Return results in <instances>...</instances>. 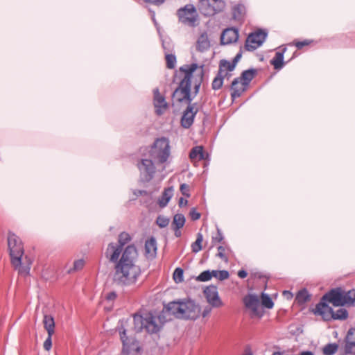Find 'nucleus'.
<instances>
[{
	"mask_svg": "<svg viewBox=\"0 0 355 355\" xmlns=\"http://www.w3.org/2000/svg\"><path fill=\"white\" fill-rule=\"evenodd\" d=\"M211 278V274L209 270H205L201 272L196 278L199 282H207Z\"/></svg>",
	"mask_w": 355,
	"mask_h": 355,
	"instance_id": "nucleus-45",
	"label": "nucleus"
},
{
	"mask_svg": "<svg viewBox=\"0 0 355 355\" xmlns=\"http://www.w3.org/2000/svg\"><path fill=\"white\" fill-rule=\"evenodd\" d=\"M145 256L148 259H153L157 254V242L154 237H150L145 243Z\"/></svg>",
	"mask_w": 355,
	"mask_h": 355,
	"instance_id": "nucleus-24",
	"label": "nucleus"
},
{
	"mask_svg": "<svg viewBox=\"0 0 355 355\" xmlns=\"http://www.w3.org/2000/svg\"><path fill=\"white\" fill-rule=\"evenodd\" d=\"M236 12L241 13V12H240V6L239 5H237V6L234 7L233 15H234V17H236Z\"/></svg>",
	"mask_w": 355,
	"mask_h": 355,
	"instance_id": "nucleus-57",
	"label": "nucleus"
},
{
	"mask_svg": "<svg viewBox=\"0 0 355 355\" xmlns=\"http://www.w3.org/2000/svg\"><path fill=\"white\" fill-rule=\"evenodd\" d=\"M44 327L48 334H53L55 332L54 318L51 315H44L43 319Z\"/></svg>",
	"mask_w": 355,
	"mask_h": 355,
	"instance_id": "nucleus-29",
	"label": "nucleus"
},
{
	"mask_svg": "<svg viewBox=\"0 0 355 355\" xmlns=\"http://www.w3.org/2000/svg\"><path fill=\"white\" fill-rule=\"evenodd\" d=\"M53 334H48V337L44 343V348L46 351H49L52 347V336Z\"/></svg>",
	"mask_w": 355,
	"mask_h": 355,
	"instance_id": "nucleus-49",
	"label": "nucleus"
},
{
	"mask_svg": "<svg viewBox=\"0 0 355 355\" xmlns=\"http://www.w3.org/2000/svg\"><path fill=\"white\" fill-rule=\"evenodd\" d=\"M211 47V41L209 40L207 31H201L198 36L196 42V49L198 52L204 53L207 51Z\"/></svg>",
	"mask_w": 355,
	"mask_h": 355,
	"instance_id": "nucleus-20",
	"label": "nucleus"
},
{
	"mask_svg": "<svg viewBox=\"0 0 355 355\" xmlns=\"http://www.w3.org/2000/svg\"><path fill=\"white\" fill-rule=\"evenodd\" d=\"M302 355H313V354L311 352H303L302 354Z\"/></svg>",
	"mask_w": 355,
	"mask_h": 355,
	"instance_id": "nucleus-62",
	"label": "nucleus"
},
{
	"mask_svg": "<svg viewBox=\"0 0 355 355\" xmlns=\"http://www.w3.org/2000/svg\"><path fill=\"white\" fill-rule=\"evenodd\" d=\"M211 311V307L206 306L204 309L203 311L202 312V316L203 318L207 317V315H209L210 314Z\"/></svg>",
	"mask_w": 355,
	"mask_h": 355,
	"instance_id": "nucleus-54",
	"label": "nucleus"
},
{
	"mask_svg": "<svg viewBox=\"0 0 355 355\" xmlns=\"http://www.w3.org/2000/svg\"><path fill=\"white\" fill-rule=\"evenodd\" d=\"M225 7L223 0H200L198 9L202 15L211 17L222 12Z\"/></svg>",
	"mask_w": 355,
	"mask_h": 355,
	"instance_id": "nucleus-7",
	"label": "nucleus"
},
{
	"mask_svg": "<svg viewBox=\"0 0 355 355\" xmlns=\"http://www.w3.org/2000/svg\"><path fill=\"white\" fill-rule=\"evenodd\" d=\"M238 39V31L234 28H227L223 31L220 35V44L223 45L230 44L236 42Z\"/></svg>",
	"mask_w": 355,
	"mask_h": 355,
	"instance_id": "nucleus-23",
	"label": "nucleus"
},
{
	"mask_svg": "<svg viewBox=\"0 0 355 355\" xmlns=\"http://www.w3.org/2000/svg\"><path fill=\"white\" fill-rule=\"evenodd\" d=\"M187 202H188V201H187V199H184L183 198H180V200H179L178 204H179L180 207H182V206L187 205Z\"/></svg>",
	"mask_w": 355,
	"mask_h": 355,
	"instance_id": "nucleus-56",
	"label": "nucleus"
},
{
	"mask_svg": "<svg viewBox=\"0 0 355 355\" xmlns=\"http://www.w3.org/2000/svg\"><path fill=\"white\" fill-rule=\"evenodd\" d=\"M169 223V219L162 216H159L156 220V224L161 228L166 227Z\"/></svg>",
	"mask_w": 355,
	"mask_h": 355,
	"instance_id": "nucleus-44",
	"label": "nucleus"
},
{
	"mask_svg": "<svg viewBox=\"0 0 355 355\" xmlns=\"http://www.w3.org/2000/svg\"><path fill=\"white\" fill-rule=\"evenodd\" d=\"M146 3H149L155 6H160L164 3L166 0H144Z\"/></svg>",
	"mask_w": 355,
	"mask_h": 355,
	"instance_id": "nucleus-53",
	"label": "nucleus"
},
{
	"mask_svg": "<svg viewBox=\"0 0 355 355\" xmlns=\"http://www.w3.org/2000/svg\"><path fill=\"white\" fill-rule=\"evenodd\" d=\"M223 240V234L219 229H217V232L214 236L211 237V245L210 248L214 247L217 243H221Z\"/></svg>",
	"mask_w": 355,
	"mask_h": 355,
	"instance_id": "nucleus-40",
	"label": "nucleus"
},
{
	"mask_svg": "<svg viewBox=\"0 0 355 355\" xmlns=\"http://www.w3.org/2000/svg\"><path fill=\"white\" fill-rule=\"evenodd\" d=\"M256 74V69L245 70V86L253 79Z\"/></svg>",
	"mask_w": 355,
	"mask_h": 355,
	"instance_id": "nucleus-47",
	"label": "nucleus"
},
{
	"mask_svg": "<svg viewBox=\"0 0 355 355\" xmlns=\"http://www.w3.org/2000/svg\"><path fill=\"white\" fill-rule=\"evenodd\" d=\"M263 306L267 309H272L274 303L268 295L261 294V304L257 297L249 295L245 297V308L250 310V315L252 318L260 319L264 314Z\"/></svg>",
	"mask_w": 355,
	"mask_h": 355,
	"instance_id": "nucleus-5",
	"label": "nucleus"
},
{
	"mask_svg": "<svg viewBox=\"0 0 355 355\" xmlns=\"http://www.w3.org/2000/svg\"><path fill=\"white\" fill-rule=\"evenodd\" d=\"M344 305H354L355 304V290L347 292L343 291Z\"/></svg>",
	"mask_w": 355,
	"mask_h": 355,
	"instance_id": "nucleus-32",
	"label": "nucleus"
},
{
	"mask_svg": "<svg viewBox=\"0 0 355 355\" xmlns=\"http://www.w3.org/2000/svg\"><path fill=\"white\" fill-rule=\"evenodd\" d=\"M137 167L146 182L153 180L156 173V168L152 159H141L138 162Z\"/></svg>",
	"mask_w": 355,
	"mask_h": 355,
	"instance_id": "nucleus-11",
	"label": "nucleus"
},
{
	"mask_svg": "<svg viewBox=\"0 0 355 355\" xmlns=\"http://www.w3.org/2000/svg\"><path fill=\"white\" fill-rule=\"evenodd\" d=\"M267 35V32L261 29L249 34L245 39V50L253 51L261 46L265 41Z\"/></svg>",
	"mask_w": 355,
	"mask_h": 355,
	"instance_id": "nucleus-10",
	"label": "nucleus"
},
{
	"mask_svg": "<svg viewBox=\"0 0 355 355\" xmlns=\"http://www.w3.org/2000/svg\"><path fill=\"white\" fill-rule=\"evenodd\" d=\"M180 190L183 196L187 198L190 197V187L188 184L185 183L182 184L180 185Z\"/></svg>",
	"mask_w": 355,
	"mask_h": 355,
	"instance_id": "nucleus-48",
	"label": "nucleus"
},
{
	"mask_svg": "<svg viewBox=\"0 0 355 355\" xmlns=\"http://www.w3.org/2000/svg\"><path fill=\"white\" fill-rule=\"evenodd\" d=\"M153 105L155 113L158 116L163 114L168 108V105L166 101L164 96L160 94L158 88L153 90Z\"/></svg>",
	"mask_w": 355,
	"mask_h": 355,
	"instance_id": "nucleus-15",
	"label": "nucleus"
},
{
	"mask_svg": "<svg viewBox=\"0 0 355 355\" xmlns=\"http://www.w3.org/2000/svg\"><path fill=\"white\" fill-rule=\"evenodd\" d=\"M128 331V329L125 328V326L123 324L119 327L120 338L123 344L122 352L126 355H128L132 352H139L140 351L138 340L131 336H128L126 335Z\"/></svg>",
	"mask_w": 355,
	"mask_h": 355,
	"instance_id": "nucleus-9",
	"label": "nucleus"
},
{
	"mask_svg": "<svg viewBox=\"0 0 355 355\" xmlns=\"http://www.w3.org/2000/svg\"><path fill=\"white\" fill-rule=\"evenodd\" d=\"M166 67L168 69H173L176 63V58L173 54H167L165 57Z\"/></svg>",
	"mask_w": 355,
	"mask_h": 355,
	"instance_id": "nucleus-43",
	"label": "nucleus"
},
{
	"mask_svg": "<svg viewBox=\"0 0 355 355\" xmlns=\"http://www.w3.org/2000/svg\"><path fill=\"white\" fill-rule=\"evenodd\" d=\"M134 331L137 333L145 329L148 334H157L161 329L163 323L161 322V316H155L151 313H147L145 316L140 314L133 315Z\"/></svg>",
	"mask_w": 355,
	"mask_h": 355,
	"instance_id": "nucleus-4",
	"label": "nucleus"
},
{
	"mask_svg": "<svg viewBox=\"0 0 355 355\" xmlns=\"http://www.w3.org/2000/svg\"><path fill=\"white\" fill-rule=\"evenodd\" d=\"M332 320H344L348 318V312L344 308H340L336 311H333Z\"/></svg>",
	"mask_w": 355,
	"mask_h": 355,
	"instance_id": "nucleus-33",
	"label": "nucleus"
},
{
	"mask_svg": "<svg viewBox=\"0 0 355 355\" xmlns=\"http://www.w3.org/2000/svg\"><path fill=\"white\" fill-rule=\"evenodd\" d=\"M338 346L336 343H329L323 348V353L325 355H333L338 350Z\"/></svg>",
	"mask_w": 355,
	"mask_h": 355,
	"instance_id": "nucleus-37",
	"label": "nucleus"
},
{
	"mask_svg": "<svg viewBox=\"0 0 355 355\" xmlns=\"http://www.w3.org/2000/svg\"><path fill=\"white\" fill-rule=\"evenodd\" d=\"M201 309L193 301L184 302V313L182 319L196 320L200 317Z\"/></svg>",
	"mask_w": 355,
	"mask_h": 355,
	"instance_id": "nucleus-16",
	"label": "nucleus"
},
{
	"mask_svg": "<svg viewBox=\"0 0 355 355\" xmlns=\"http://www.w3.org/2000/svg\"><path fill=\"white\" fill-rule=\"evenodd\" d=\"M184 302L173 301L164 306V311L168 315L182 319L184 313Z\"/></svg>",
	"mask_w": 355,
	"mask_h": 355,
	"instance_id": "nucleus-19",
	"label": "nucleus"
},
{
	"mask_svg": "<svg viewBox=\"0 0 355 355\" xmlns=\"http://www.w3.org/2000/svg\"><path fill=\"white\" fill-rule=\"evenodd\" d=\"M204 294L207 302L212 307L219 308L223 306V302L218 296V293L216 286H207L204 291Z\"/></svg>",
	"mask_w": 355,
	"mask_h": 355,
	"instance_id": "nucleus-17",
	"label": "nucleus"
},
{
	"mask_svg": "<svg viewBox=\"0 0 355 355\" xmlns=\"http://www.w3.org/2000/svg\"><path fill=\"white\" fill-rule=\"evenodd\" d=\"M185 224V218L183 214H177L173 216L172 228L181 229Z\"/></svg>",
	"mask_w": 355,
	"mask_h": 355,
	"instance_id": "nucleus-31",
	"label": "nucleus"
},
{
	"mask_svg": "<svg viewBox=\"0 0 355 355\" xmlns=\"http://www.w3.org/2000/svg\"><path fill=\"white\" fill-rule=\"evenodd\" d=\"M284 295H287V296H290V295H291V293L290 292H288V291H284Z\"/></svg>",
	"mask_w": 355,
	"mask_h": 355,
	"instance_id": "nucleus-63",
	"label": "nucleus"
},
{
	"mask_svg": "<svg viewBox=\"0 0 355 355\" xmlns=\"http://www.w3.org/2000/svg\"><path fill=\"white\" fill-rule=\"evenodd\" d=\"M313 43L312 40L306 39L303 41L294 40L291 44L296 46L298 49H302L303 47L309 46Z\"/></svg>",
	"mask_w": 355,
	"mask_h": 355,
	"instance_id": "nucleus-42",
	"label": "nucleus"
},
{
	"mask_svg": "<svg viewBox=\"0 0 355 355\" xmlns=\"http://www.w3.org/2000/svg\"><path fill=\"white\" fill-rule=\"evenodd\" d=\"M327 301H322L318 303L314 310L315 315H320L322 319L325 321H329L332 320L333 309L326 303Z\"/></svg>",
	"mask_w": 355,
	"mask_h": 355,
	"instance_id": "nucleus-21",
	"label": "nucleus"
},
{
	"mask_svg": "<svg viewBox=\"0 0 355 355\" xmlns=\"http://www.w3.org/2000/svg\"><path fill=\"white\" fill-rule=\"evenodd\" d=\"M345 342L346 353L355 355V328L349 330Z\"/></svg>",
	"mask_w": 355,
	"mask_h": 355,
	"instance_id": "nucleus-25",
	"label": "nucleus"
},
{
	"mask_svg": "<svg viewBox=\"0 0 355 355\" xmlns=\"http://www.w3.org/2000/svg\"><path fill=\"white\" fill-rule=\"evenodd\" d=\"M242 57V51L236 54L232 62H229L226 60H220L219 62V69L218 73L220 76L226 77L228 74V71H232L234 69L237 62L240 60Z\"/></svg>",
	"mask_w": 355,
	"mask_h": 355,
	"instance_id": "nucleus-13",
	"label": "nucleus"
},
{
	"mask_svg": "<svg viewBox=\"0 0 355 355\" xmlns=\"http://www.w3.org/2000/svg\"><path fill=\"white\" fill-rule=\"evenodd\" d=\"M135 194L136 196H147L148 192L145 190H137V191L135 192Z\"/></svg>",
	"mask_w": 355,
	"mask_h": 355,
	"instance_id": "nucleus-55",
	"label": "nucleus"
},
{
	"mask_svg": "<svg viewBox=\"0 0 355 355\" xmlns=\"http://www.w3.org/2000/svg\"><path fill=\"white\" fill-rule=\"evenodd\" d=\"M7 240L12 267L18 271L20 275H28L33 261L28 256L24 257V248L21 239L15 233L9 231Z\"/></svg>",
	"mask_w": 355,
	"mask_h": 355,
	"instance_id": "nucleus-2",
	"label": "nucleus"
},
{
	"mask_svg": "<svg viewBox=\"0 0 355 355\" xmlns=\"http://www.w3.org/2000/svg\"><path fill=\"white\" fill-rule=\"evenodd\" d=\"M116 293L115 291H111L106 295L105 299L107 301H113L116 298Z\"/></svg>",
	"mask_w": 355,
	"mask_h": 355,
	"instance_id": "nucleus-52",
	"label": "nucleus"
},
{
	"mask_svg": "<svg viewBox=\"0 0 355 355\" xmlns=\"http://www.w3.org/2000/svg\"><path fill=\"white\" fill-rule=\"evenodd\" d=\"M85 262L83 259L74 261L73 268L69 269L68 272L71 273L72 272L82 270L85 266Z\"/></svg>",
	"mask_w": 355,
	"mask_h": 355,
	"instance_id": "nucleus-41",
	"label": "nucleus"
},
{
	"mask_svg": "<svg viewBox=\"0 0 355 355\" xmlns=\"http://www.w3.org/2000/svg\"><path fill=\"white\" fill-rule=\"evenodd\" d=\"M173 230H174L175 236L176 237H180V236H181V231H180V229H175V228H173Z\"/></svg>",
	"mask_w": 355,
	"mask_h": 355,
	"instance_id": "nucleus-58",
	"label": "nucleus"
},
{
	"mask_svg": "<svg viewBox=\"0 0 355 355\" xmlns=\"http://www.w3.org/2000/svg\"><path fill=\"white\" fill-rule=\"evenodd\" d=\"M286 51V48H284L282 51H277L274 58L271 60L270 63L275 69H279L284 66V53Z\"/></svg>",
	"mask_w": 355,
	"mask_h": 355,
	"instance_id": "nucleus-28",
	"label": "nucleus"
},
{
	"mask_svg": "<svg viewBox=\"0 0 355 355\" xmlns=\"http://www.w3.org/2000/svg\"><path fill=\"white\" fill-rule=\"evenodd\" d=\"M229 272L227 270H219L217 279L223 281L229 278Z\"/></svg>",
	"mask_w": 355,
	"mask_h": 355,
	"instance_id": "nucleus-51",
	"label": "nucleus"
},
{
	"mask_svg": "<svg viewBox=\"0 0 355 355\" xmlns=\"http://www.w3.org/2000/svg\"><path fill=\"white\" fill-rule=\"evenodd\" d=\"M224 78H225V76H220L219 73H218L217 76L215 77V78L214 79V80L212 82V84H211L212 89L214 90H217V89H219L220 88H221V87L223 86Z\"/></svg>",
	"mask_w": 355,
	"mask_h": 355,
	"instance_id": "nucleus-39",
	"label": "nucleus"
},
{
	"mask_svg": "<svg viewBox=\"0 0 355 355\" xmlns=\"http://www.w3.org/2000/svg\"><path fill=\"white\" fill-rule=\"evenodd\" d=\"M311 300V295L306 289L300 291L295 297V301L299 304H304Z\"/></svg>",
	"mask_w": 355,
	"mask_h": 355,
	"instance_id": "nucleus-30",
	"label": "nucleus"
},
{
	"mask_svg": "<svg viewBox=\"0 0 355 355\" xmlns=\"http://www.w3.org/2000/svg\"><path fill=\"white\" fill-rule=\"evenodd\" d=\"M322 301H327L331 303L334 306H343L344 305V295L343 290L340 288H337L331 290L322 297Z\"/></svg>",
	"mask_w": 355,
	"mask_h": 355,
	"instance_id": "nucleus-12",
	"label": "nucleus"
},
{
	"mask_svg": "<svg viewBox=\"0 0 355 355\" xmlns=\"http://www.w3.org/2000/svg\"><path fill=\"white\" fill-rule=\"evenodd\" d=\"M244 275H245V273H244V268H241L240 270H239L238 272V276L240 277V278H244Z\"/></svg>",
	"mask_w": 355,
	"mask_h": 355,
	"instance_id": "nucleus-59",
	"label": "nucleus"
},
{
	"mask_svg": "<svg viewBox=\"0 0 355 355\" xmlns=\"http://www.w3.org/2000/svg\"><path fill=\"white\" fill-rule=\"evenodd\" d=\"M200 71L199 73V77L198 79L196 80V81L194 83V94L195 95H196L198 93L200 87L202 84V82L203 80V77H204L203 66L202 65L200 66Z\"/></svg>",
	"mask_w": 355,
	"mask_h": 355,
	"instance_id": "nucleus-38",
	"label": "nucleus"
},
{
	"mask_svg": "<svg viewBox=\"0 0 355 355\" xmlns=\"http://www.w3.org/2000/svg\"><path fill=\"white\" fill-rule=\"evenodd\" d=\"M131 240L130 235L125 232H121L119 236L118 243L117 245L121 246V248H123V246L128 243Z\"/></svg>",
	"mask_w": 355,
	"mask_h": 355,
	"instance_id": "nucleus-36",
	"label": "nucleus"
},
{
	"mask_svg": "<svg viewBox=\"0 0 355 355\" xmlns=\"http://www.w3.org/2000/svg\"><path fill=\"white\" fill-rule=\"evenodd\" d=\"M173 279L175 282H182L183 281V270L177 268L173 272Z\"/></svg>",
	"mask_w": 355,
	"mask_h": 355,
	"instance_id": "nucleus-46",
	"label": "nucleus"
},
{
	"mask_svg": "<svg viewBox=\"0 0 355 355\" xmlns=\"http://www.w3.org/2000/svg\"><path fill=\"white\" fill-rule=\"evenodd\" d=\"M171 148L168 138L162 137L155 140L150 147L149 155L157 163L166 162L171 154Z\"/></svg>",
	"mask_w": 355,
	"mask_h": 355,
	"instance_id": "nucleus-6",
	"label": "nucleus"
},
{
	"mask_svg": "<svg viewBox=\"0 0 355 355\" xmlns=\"http://www.w3.org/2000/svg\"><path fill=\"white\" fill-rule=\"evenodd\" d=\"M202 241H203L202 234L201 233H198L196 241L191 244V250L193 252L197 253L202 250Z\"/></svg>",
	"mask_w": 355,
	"mask_h": 355,
	"instance_id": "nucleus-34",
	"label": "nucleus"
},
{
	"mask_svg": "<svg viewBox=\"0 0 355 355\" xmlns=\"http://www.w3.org/2000/svg\"><path fill=\"white\" fill-rule=\"evenodd\" d=\"M123 248L114 243H110L106 249L105 257L112 263L116 264L119 261V258L122 253Z\"/></svg>",
	"mask_w": 355,
	"mask_h": 355,
	"instance_id": "nucleus-22",
	"label": "nucleus"
},
{
	"mask_svg": "<svg viewBox=\"0 0 355 355\" xmlns=\"http://www.w3.org/2000/svg\"><path fill=\"white\" fill-rule=\"evenodd\" d=\"M173 195V187H169L164 189L162 193L161 197L159 199V205L161 207H164L167 205L168 202L171 200Z\"/></svg>",
	"mask_w": 355,
	"mask_h": 355,
	"instance_id": "nucleus-27",
	"label": "nucleus"
},
{
	"mask_svg": "<svg viewBox=\"0 0 355 355\" xmlns=\"http://www.w3.org/2000/svg\"><path fill=\"white\" fill-rule=\"evenodd\" d=\"M272 355H282V354L279 352H275Z\"/></svg>",
	"mask_w": 355,
	"mask_h": 355,
	"instance_id": "nucleus-64",
	"label": "nucleus"
},
{
	"mask_svg": "<svg viewBox=\"0 0 355 355\" xmlns=\"http://www.w3.org/2000/svg\"><path fill=\"white\" fill-rule=\"evenodd\" d=\"M198 68L196 63L185 64L180 67L175 72V78H181L178 87L172 94L173 103H186L191 105V79L193 72Z\"/></svg>",
	"mask_w": 355,
	"mask_h": 355,
	"instance_id": "nucleus-3",
	"label": "nucleus"
},
{
	"mask_svg": "<svg viewBox=\"0 0 355 355\" xmlns=\"http://www.w3.org/2000/svg\"><path fill=\"white\" fill-rule=\"evenodd\" d=\"M245 355H253L250 349L245 347Z\"/></svg>",
	"mask_w": 355,
	"mask_h": 355,
	"instance_id": "nucleus-61",
	"label": "nucleus"
},
{
	"mask_svg": "<svg viewBox=\"0 0 355 355\" xmlns=\"http://www.w3.org/2000/svg\"><path fill=\"white\" fill-rule=\"evenodd\" d=\"M179 21L184 25L193 27L198 20L197 10L193 4H187L177 11Z\"/></svg>",
	"mask_w": 355,
	"mask_h": 355,
	"instance_id": "nucleus-8",
	"label": "nucleus"
},
{
	"mask_svg": "<svg viewBox=\"0 0 355 355\" xmlns=\"http://www.w3.org/2000/svg\"><path fill=\"white\" fill-rule=\"evenodd\" d=\"M137 249L134 245H128L114 267V281L117 284L130 286L135 284L141 275L140 268L135 264Z\"/></svg>",
	"mask_w": 355,
	"mask_h": 355,
	"instance_id": "nucleus-1",
	"label": "nucleus"
},
{
	"mask_svg": "<svg viewBox=\"0 0 355 355\" xmlns=\"http://www.w3.org/2000/svg\"><path fill=\"white\" fill-rule=\"evenodd\" d=\"M198 111L196 103L189 105L182 116L181 125L184 128H189L193 123L194 117Z\"/></svg>",
	"mask_w": 355,
	"mask_h": 355,
	"instance_id": "nucleus-18",
	"label": "nucleus"
},
{
	"mask_svg": "<svg viewBox=\"0 0 355 355\" xmlns=\"http://www.w3.org/2000/svg\"><path fill=\"white\" fill-rule=\"evenodd\" d=\"M218 272H219V270H212L211 272V277H216L217 279V277H218Z\"/></svg>",
	"mask_w": 355,
	"mask_h": 355,
	"instance_id": "nucleus-60",
	"label": "nucleus"
},
{
	"mask_svg": "<svg viewBox=\"0 0 355 355\" xmlns=\"http://www.w3.org/2000/svg\"><path fill=\"white\" fill-rule=\"evenodd\" d=\"M216 257L222 261L227 263L228 261V249L225 246L220 245L218 247V252Z\"/></svg>",
	"mask_w": 355,
	"mask_h": 355,
	"instance_id": "nucleus-35",
	"label": "nucleus"
},
{
	"mask_svg": "<svg viewBox=\"0 0 355 355\" xmlns=\"http://www.w3.org/2000/svg\"><path fill=\"white\" fill-rule=\"evenodd\" d=\"M189 216L192 220H197L200 218L201 214L197 211L196 208H192L190 210Z\"/></svg>",
	"mask_w": 355,
	"mask_h": 355,
	"instance_id": "nucleus-50",
	"label": "nucleus"
},
{
	"mask_svg": "<svg viewBox=\"0 0 355 355\" xmlns=\"http://www.w3.org/2000/svg\"><path fill=\"white\" fill-rule=\"evenodd\" d=\"M231 98L232 101L241 97L244 93V71H242L240 76L234 78L230 87Z\"/></svg>",
	"mask_w": 355,
	"mask_h": 355,
	"instance_id": "nucleus-14",
	"label": "nucleus"
},
{
	"mask_svg": "<svg viewBox=\"0 0 355 355\" xmlns=\"http://www.w3.org/2000/svg\"><path fill=\"white\" fill-rule=\"evenodd\" d=\"M207 154L205 155L204 148L202 146L193 147L189 153V158L191 160H204L207 159Z\"/></svg>",
	"mask_w": 355,
	"mask_h": 355,
	"instance_id": "nucleus-26",
	"label": "nucleus"
}]
</instances>
